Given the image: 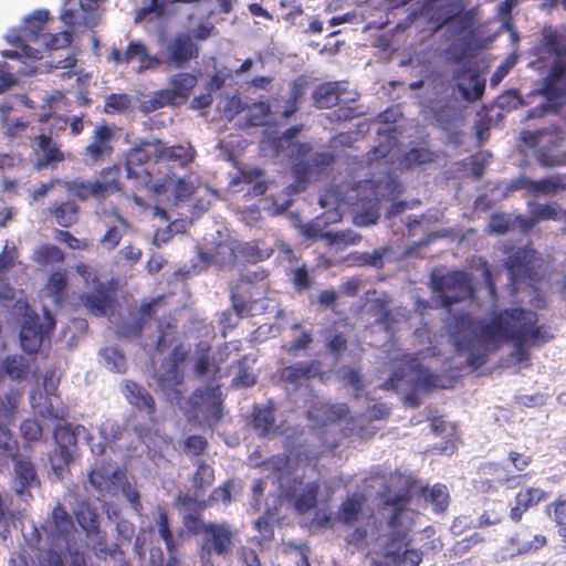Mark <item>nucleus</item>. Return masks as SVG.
<instances>
[{"label":"nucleus","instance_id":"nucleus-1","mask_svg":"<svg viewBox=\"0 0 566 566\" xmlns=\"http://www.w3.org/2000/svg\"><path fill=\"white\" fill-rule=\"evenodd\" d=\"M537 313L523 307L495 311L488 321L473 319L468 313H458L446 325L458 354L468 353L467 364L480 368L486 363L488 346L497 348L512 342L517 363L530 359L528 347H538L554 338L551 327L538 325Z\"/></svg>","mask_w":566,"mask_h":566},{"label":"nucleus","instance_id":"nucleus-2","mask_svg":"<svg viewBox=\"0 0 566 566\" xmlns=\"http://www.w3.org/2000/svg\"><path fill=\"white\" fill-rule=\"evenodd\" d=\"M565 140L566 133L555 125L521 132V142L527 148L534 149L537 163L547 168L566 165V151L563 150Z\"/></svg>","mask_w":566,"mask_h":566},{"label":"nucleus","instance_id":"nucleus-3","mask_svg":"<svg viewBox=\"0 0 566 566\" xmlns=\"http://www.w3.org/2000/svg\"><path fill=\"white\" fill-rule=\"evenodd\" d=\"M153 160L151 155L143 146L132 148L125 160L127 178L135 182L136 189L155 195L166 193L172 184V177L168 174L158 176V166H153Z\"/></svg>","mask_w":566,"mask_h":566},{"label":"nucleus","instance_id":"nucleus-4","mask_svg":"<svg viewBox=\"0 0 566 566\" xmlns=\"http://www.w3.org/2000/svg\"><path fill=\"white\" fill-rule=\"evenodd\" d=\"M120 178V166L115 164L103 168L99 172V178L94 181L73 179L65 182V188L81 201H86L90 198L103 201L107 197L120 192L124 189Z\"/></svg>","mask_w":566,"mask_h":566},{"label":"nucleus","instance_id":"nucleus-5","mask_svg":"<svg viewBox=\"0 0 566 566\" xmlns=\"http://www.w3.org/2000/svg\"><path fill=\"white\" fill-rule=\"evenodd\" d=\"M430 285L432 292L440 300V306L446 310H450L453 304L474 296L472 275L463 270L432 275Z\"/></svg>","mask_w":566,"mask_h":566},{"label":"nucleus","instance_id":"nucleus-6","mask_svg":"<svg viewBox=\"0 0 566 566\" xmlns=\"http://www.w3.org/2000/svg\"><path fill=\"white\" fill-rule=\"evenodd\" d=\"M542 93L546 103L527 112V119L539 118L546 114H557L566 101V60L554 61L543 80Z\"/></svg>","mask_w":566,"mask_h":566},{"label":"nucleus","instance_id":"nucleus-7","mask_svg":"<svg viewBox=\"0 0 566 566\" xmlns=\"http://www.w3.org/2000/svg\"><path fill=\"white\" fill-rule=\"evenodd\" d=\"M504 266L510 274L511 284L514 286L525 283L536 289L544 276L539 253L528 245L514 249L507 255Z\"/></svg>","mask_w":566,"mask_h":566},{"label":"nucleus","instance_id":"nucleus-8","mask_svg":"<svg viewBox=\"0 0 566 566\" xmlns=\"http://www.w3.org/2000/svg\"><path fill=\"white\" fill-rule=\"evenodd\" d=\"M190 354V347L182 343L175 344L169 353L168 360L170 366L157 378V384L167 399L178 406L179 409L184 408L185 394L187 387L185 385V373L180 364L186 361Z\"/></svg>","mask_w":566,"mask_h":566},{"label":"nucleus","instance_id":"nucleus-9","mask_svg":"<svg viewBox=\"0 0 566 566\" xmlns=\"http://www.w3.org/2000/svg\"><path fill=\"white\" fill-rule=\"evenodd\" d=\"M200 55V46L188 32H178L165 41L160 51L159 66L182 70Z\"/></svg>","mask_w":566,"mask_h":566},{"label":"nucleus","instance_id":"nucleus-10","mask_svg":"<svg viewBox=\"0 0 566 566\" xmlns=\"http://www.w3.org/2000/svg\"><path fill=\"white\" fill-rule=\"evenodd\" d=\"M182 406L181 410L189 407V410L193 412L201 410L202 407V422L211 429L218 426L224 415L223 399L219 386L197 388L188 399L185 397Z\"/></svg>","mask_w":566,"mask_h":566},{"label":"nucleus","instance_id":"nucleus-11","mask_svg":"<svg viewBox=\"0 0 566 566\" xmlns=\"http://www.w3.org/2000/svg\"><path fill=\"white\" fill-rule=\"evenodd\" d=\"M84 430L85 428L82 424L64 423L55 427L53 438L56 449L50 457V462L56 476L62 478L69 471L70 463L73 460L72 448L76 447L78 436Z\"/></svg>","mask_w":566,"mask_h":566},{"label":"nucleus","instance_id":"nucleus-12","mask_svg":"<svg viewBox=\"0 0 566 566\" xmlns=\"http://www.w3.org/2000/svg\"><path fill=\"white\" fill-rule=\"evenodd\" d=\"M197 83L198 77L193 73H175L169 78L170 87L157 91L149 101L153 109L185 104L189 99Z\"/></svg>","mask_w":566,"mask_h":566},{"label":"nucleus","instance_id":"nucleus-13","mask_svg":"<svg viewBox=\"0 0 566 566\" xmlns=\"http://www.w3.org/2000/svg\"><path fill=\"white\" fill-rule=\"evenodd\" d=\"M345 188H347L345 184L327 188L324 196L319 198V205L325 208L329 203L358 205L361 202L365 206L366 203H377L379 201L378 184L374 180L365 179L357 181L350 189L355 192L354 195L347 196L344 191Z\"/></svg>","mask_w":566,"mask_h":566},{"label":"nucleus","instance_id":"nucleus-14","mask_svg":"<svg viewBox=\"0 0 566 566\" xmlns=\"http://www.w3.org/2000/svg\"><path fill=\"white\" fill-rule=\"evenodd\" d=\"M237 531L228 523H207L202 526V555H218L226 557L234 547Z\"/></svg>","mask_w":566,"mask_h":566},{"label":"nucleus","instance_id":"nucleus-15","mask_svg":"<svg viewBox=\"0 0 566 566\" xmlns=\"http://www.w3.org/2000/svg\"><path fill=\"white\" fill-rule=\"evenodd\" d=\"M163 313H171L166 308V296L159 295L148 302L140 304L138 316L133 322L123 323L118 328V334L125 338H139L146 324L150 321H158Z\"/></svg>","mask_w":566,"mask_h":566},{"label":"nucleus","instance_id":"nucleus-16","mask_svg":"<svg viewBox=\"0 0 566 566\" xmlns=\"http://www.w3.org/2000/svg\"><path fill=\"white\" fill-rule=\"evenodd\" d=\"M115 132L107 124L97 125L88 144L83 148L82 156L87 165H97L109 159L114 153Z\"/></svg>","mask_w":566,"mask_h":566},{"label":"nucleus","instance_id":"nucleus-17","mask_svg":"<svg viewBox=\"0 0 566 566\" xmlns=\"http://www.w3.org/2000/svg\"><path fill=\"white\" fill-rule=\"evenodd\" d=\"M18 399L11 394L0 396V465L18 453V442L13 439L8 423L13 419Z\"/></svg>","mask_w":566,"mask_h":566},{"label":"nucleus","instance_id":"nucleus-18","mask_svg":"<svg viewBox=\"0 0 566 566\" xmlns=\"http://www.w3.org/2000/svg\"><path fill=\"white\" fill-rule=\"evenodd\" d=\"M145 145H154V160L153 166H158V172L161 168L168 170V175L172 178L175 175L170 171L168 163H178L180 167L189 166L196 158V149L190 145H174L166 146L161 140L155 139L153 143H144Z\"/></svg>","mask_w":566,"mask_h":566},{"label":"nucleus","instance_id":"nucleus-19","mask_svg":"<svg viewBox=\"0 0 566 566\" xmlns=\"http://www.w3.org/2000/svg\"><path fill=\"white\" fill-rule=\"evenodd\" d=\"M410 536L405 542L392 546H384L382 552H375L376 558L373 566H419L422 562L423 552L416 548H408Z\"/></svg>","mask_w":566,"mask_h":566},{"label":"nucleus","instance_id":"nucleus-20","mask_svg":"<svg viewBox=\"0 0 566 566\" xmlns=\"http://www.w3.org/2000/svg\"><path fill=\"white\" fill-rule=\"evenodd\" d=\"M134 60L139 62V72L159 67V57L149 54L146 45L142 41H130L124 52L114 46L107 56V61L115 65H127Z\"/></svg>","mask_w":566,"mask_h":566},{"label":"nucleus","instance_id":"nucleus-21","mask_svg":"<svg viewBox=\"0 0 566 566\" xmlns=\"http://www.w3.org/2000/svg\"><path fill=\"white\" fill-rule=\"evenodd\" d=\"M268 273L265 271L253 272L244 277H241L239 282L231 289V303L232 308L239 314H249L252 305L256 303L258 296L261 294L256 291L254 280L266 279Z\"/></svg>","mask_w":566,"mask_h":566},{"label":"nucleus","instance_id":"nucleus-22","mask_svg":"<svg viewBox=\"0 0 566 566\" xmlns=\"http://www.w3.org/2000/svg\"><path fill=\"white\" fill-rule=\"evenodd\" d=\"M32 153L35 156L34 168L38 170L54 167L65 159L61 146L53 140L51 135L44 133L34 136Z\"/></svg>","mask_w":566,"mask_h":566},{"label":"nucleus","instance_id":"nucleus-23","mask_svg":"<svg viewBox=\"0 0 566 566\" xmlns=\"http://www.w3.org/2000/svg\"><path fill=\"white\" fill-rule=\"evenodd\" d=\"M41 530L48 539L54 544L57 541L67 539L74 530V522L65 507L57 503L52 509L50 516L42 523Z\"/></svg>","mask_w":566,"mask_h":566},{"label":"nucleus","instance_id":"nucleus-24","mask_svg":"<svg viewBox=\"0 0 566 566\" xmlns=\"http://www.w3.org/2000/svg\"><path fill=\"white\" fill-rule=\"evenodd\" d=\"M535 52L539 57H554V61L566 60V28H543Z\"/></svg>","mask_w":566,"mask_h":566},{"label":"nucleus","instance_id":"nucleus-25","mask_svg":"<svg viewBox=\"0 0 566 566\" xmlns=\"http://www.w3.org/2000/svg\"><path fill=\"white\" fill-rule=\"evenodd\" d=\"M48 325L46 329H43L42 324L39 322V317H29L24 321L20 331V343L22 349L28 354H34L39 350L43 343L45 334L51 333L55 327V321L46 312Z\"/></svg>","mask_w":566,"mask_h":566},{"label":"nucleus","instance_id":"nucleus-26","mask_svg":"<svg viewBox=\"0 0 566 566\" xmlns=\"http://www.w3.org/2000/svg\"><path fill=\"white\" fill-rule=\"evenodd\" d=\"M12 489L21 501L29 502L33 496L31 489L40 486L34 464L30 460L20 459L14 463Z\"/></svg>","mask_w":566,"mask_h":566},{"label":"nucleus","instance_id":"nucleus-27","mask_svg":"<svg viewBox=\"0 0 566 566\" xmlns=\"http://www.w3.org/2000/svg\"><path fill=\"white\" fill-rule=\"evenodd\" d=\"M322 375V363L317 359L297 361L280 369L279 371L281 380L294 386L295 388H298L311 379L318 376L321 377Z\"/></svg>","mask_w":566,"mask_h":566},{"label":"nucleus","instance_id":"nucleus-28","mask_svg":"<svg viewBox=\"0 0 566 566\" xmlns=\"http://www.w3.org/2000/svg\"><path fill=\"white\" fill-rule=\"evenodd\" d=\"M23 538L24 543L21 546V552L10 558L9 566H34L35 559L40 558L42 554L40 548L41 531L35 525H32L30 532L23 533Z\"/></svg>","mask_w":566,"mask_h":566},{"label":"nucleus","instance_id":"nucleus-29","mask_svg":"<svg viewBox=\"0 0 566 566\" xmlns=\"http://www.w3.org/2000/svg\"><path fill=\"white\" fill-rule=\"evenodd\" d=\"M124 396L135 409L144 412L151 421L156 420V401L153 395L143 386L133 380H125Z\"/></svg>","mask_w":566,"mask_h":566},{"label":"nucleus","instance_id":"nucleus-30","mask_svg":"<svg viewBox=\"0 0 566 566\" xmlns=\"http://www.w3.org/2000/svg\"><path fill=\"white\" fill-rule=\"evenodd\" d=\"M548 494L541 488H525L521 489L514 499V505L510 510V518L514 523H518L523 515L532 507H535L541 502L547 499Z\"/></svg>","mask_w":566,"mask_h":566},{"label":"nucleus","instance_id":"nucleus-31","mask_svg":"<svg viewBox=\"0 0 566 566\" xmlns=\"http://www.w3.org/2000/svg\"><path fill=\"white\" fill-rule=\"evenodd\" d=\"M275 405L269 400L265 405H254L251 426L259 437L265 438L276 431Z\"/></svg>","mask_w":566,"mask_h":566},{"label":"nucleus","instance_id":"nucleus-32","mask_svg":"<svg viewBox=\"0 0 566 566\" xmlns=\"http://www.w3.org/2000/svg\"><path fill=\"white\" fill-rule=\"evenodd\" d=\"M233 482L231 480L226 481L222 485L214 488L209 495L208 501L206 500H197L188 494L184 496H179V503L191 511L201 512L208 506L209 503H218L222 502L228 504L232 500Z\"/></svg>","mask_w":566,"mask_h":566},{"label":"nucleus","instance_id":"nucleus-33","mask_svg":"<svg viewBox=\"0 0 566 566\" xmlns=\"http://www.w3.org/2000/svg\"><path fill=\"white\" fill-rule=\"evenodd\" d=\"M346 90L339 82H324L312 92L313 105L318 109L336 106Z\"/></svg>","mask_w":566,"mask_h":566},{"label":"nucleus","instance_id":"nucleus-34","mask_svg":"<svg viewBox=\"0 0 566 566\" xmlns=\"http://www.w3.org/2000/svg\"><path fill=\"white\" fill-rule=\"evenodd\" d=\"M83 305L95 316H105L112 311L114 298L109 290L101 287L81 296Z\"/></svg>","mask_w":566,"mask_h":566},{"label":"nucleus","instance_id":"nucleus-35","mask_svg":"<svg viewBox=\"0 0 566 566\" xmlns=\"http://www.w3.org/2000/svg\"><path fill=\"white\" fill-rule=\"evenodd\" d=\"M157 339L155 350L159 354L165 353L177 339V319L172 313H163L157 323Z\"/></svg>","mask_w":566,"mask_h":566},{"label":"nucleus","instance_id":"nucleus-36","mask_svg":"<svg viewBox=\"0 0 566 566\" xmlns=\"http://www.w3.org/2000/svg\"><path fill=\"white\" fill-rule=\"evenodd\" d=\"M311 85V81L306 75L296 76L290 84V96L285 102L282 117L290 118L298 112L301 103Z\"/></svg>","mask_w":566,"mask_h":566},{"label":"nucleus","instance_id":"nucleus-37","mask_svg":"<svg viewBox=\"0 0 566 566\" xmlns=\"http://www.w3.org/2000/svg\"><path fill=\"white\" fill-rule=\"evenodd\" d=\"M49 214L63 228H70L78 221L80 207L73 200L63 201L49 208Z\"/></svg>","mask_w":566,"mask_h":566},{"label":"nucleus","instance_id":"nucleus-38","mask_svg":"<svg viewBox=\"0 0 566 566\" xmlns=\"http://www.w3.org/2000/svg\"><path fill=\"white\" fill-rule=\"evenodd\" d=\"M406 511L392 510L386 521L388 534L386 535L384 546L397 545L408 539L410 530L402 525V515Z\"/></svg>","mask_w":566,"mask_h":566},{"label":"nucleus","instance_id":"nucleus-39","mask_svg":"<svg viewBox=\"0 0 566 566\" xmlns=\"http://www.w3.org/2000/svg\"><path fill=\"white\" fill-rule=\"evenodd\" d=\"M90 538L93 539L91 549L98 559L116 558L124 554L120 548L122 543L116 542L109 544L106 533L102 532L101 528L98 533H92Z\"/></svg>","mask_w":566,"mask_h":566},{"label":"nucleus","instance_id":"nucleus-40","mask_svg":"<svg viewBox=\"0 0 566 566\" xmlns=\"http://www.w3.org/2000/svg\"><path fill=\"white\" fill-rule=\"evenodd\" d=\"M48 10L39 9L23 20L22 34L29 41H35L41 35L49 20Z\"/></svg>","mask_w":566,"mask_h":566},{"label":"nucleus","instance_id":"nucleus-41","mask_svg":"<svg viewBox=\"0 0 566 566\" xmlns=\"http://www.w3.org/2000/svg\"><path fill=\"white\" fill-rule=\"evenodd\" d=\"M420 493L437 514L443 513L450 504V494L444 484L436 483L431 488L424 486Z\"/></svg>","mask_w":566,"mask_h":566},{"label":"nucleus","instance_id":"nucleus-42","mask_svg":"<svg viewBox=\"0 0 566 566\" xmlns=\"http://www.w3.org/2000/svg\"><path fill=\"white\" fill-rule=\"evenodd\" d=\"M75 518L87 537H91L92 533H98L101 528L99 515L88 503L78 505L75 512Z\"/></svg>","mask_w":566,"mask_h":566},{"label":"nucleus","instance_id":"nucleus-43","mask_svg":"<svg viewBox=\"0 0 566 566\" xmlns=\"http://www.w3.org/2000/svg\"><path fill=\"white\" fill-rule=\"evenodd\" d=\"M566 190V175H552L534 180L533 196H555Z\"/></svg>","mask_w":566,"mask_h":566},{"label":"nucleus","instance_id":"nucleus-44","mask_svg":"<svg viewBox=\"0 0 566 566\" xmlns=\"http://www.w3.org/2000/svg\"><path fill=\"white\" fill-rule=\"evenodd\" d=\"M363 512V499L356 495L344 500L338 509L337 518L345 525H353L359 520Z\"/></svg>","mask_w":566,"mask_h":566},{"label":"nucleus","instance_id":"nucleus-45","mask_svg":"<svg viewBox=\"0 0 566 566\" xmlns=\"http://www.w3.org/2000/svg\"><path fill=\"white\" fill-rule=\"evenodd\" d=\"M321 486L316 481L310 482L305 485L302 493L295 496L293 505L294 509L303 514L312 509H314L317 504V496L319 493Z\"/></svg>","mask_w":566,"mask_h":566},{"label":"nucleus","instance_id":"nucleus-46","mask_svg":"<svg viewBox=\"0 0 566 566\" xmlns=\"http://www.w3.org/2000/svg\"><path fill=\"white\" fill-rule=\"evenodd\" d=\"M240 252L247 261L258 263L269 259L274 253V249L266 245L264 241L254 240L247 242Z\"/></svg>","mask_w":566,"mask_h":566},{"label":"nucleus","instance_id":"nucleus-47","mask_svg":"<svg viewBox=\"0 0 566 566\" xmlns=\"http://www.w3.org/2000/svg\"><path fill=\"white\" fill-rule=\"evenodd\" d=\"M410 369L415 374L412 379L413 389L431 390L437 387L438 377L429 369L424 368L417 358L411 359Z\"/></svg>","mask_w":566,"mask_h":566},{"label":"nucleus","instance_id":"nucleus-48","mask_svg":"<svg viewBox=\"0 0 566 566\" xmlns=\"http://www.w3.org/2000/svg\"><path fill=\"white\" fill-rule=\"evenodd\" d=\"M528 209L530 212L535 216V221L538 222L547 220L556 221L565 218L564 210L559 207L557 202H530Z\"/></svg>","mask_w":566,"mask_h":566},{"label":"nucleus","instance_id":"nucleus-49","mask_svg":"<svg viewBox=\"0 0 566 566\" xmlns=\"http://www.w3.org/2000/svg\"><path fill=\"white\" fill-rule=\"evenodd\" d=\"M65 259L64 252L54 244H41L33 251L32 260L39 265L62 263Z\"/></svg>","mask_w":566,"mask_h":566},{"label":"nucleus","instance_id":"nucleus-50","mask_svg":"<svg viewBox=\"0 0 566 566\" xmlns=\"http://www.w3.org/2000/svg\"><path fill=\"white\" fill-rule=\"evenodd\" d=\"M437 155L426 147H415L402 155L401 164L407 169L415 168L420 165L433 163Z\"/></svg>","mask_w":566,"mask_h":566},{"label":"nucleus","instance_id":"nucleus-51","mask_svg":"<svg viewBox=\"0 0 566 566\" xmlns=\"http://www.w3.org/2000/svg\"><path fill=\"white\" fill-rule=\"evenodd\" d=\"M66 287L67 277L64 272L55 271L50 274L46 283V290L56 304H61L63 302Z\"/></svg>","mask_w":566,"mask_h":566},{"label":"nucleus","instance_id":"nucleus-52","mask_svg":"<svg viewBox=\"0 0 566 566\" xmlns=\"http://www.w3.org/2000/svg\"><path fill=\"white\" fill-rule=\"evenodd\" d=\"M469 81L473 84L472 88L465 87L462 83H458L457 87L465 101L476 102L481 99L484 94L485 80L481 78L478 72H473L469 76Z\"/></svg>","mask_w":566,"mask_h":566},{"label":"nucleus","instance_id":"nucleus-53","mask_svg":"<svg viewBox=\"0 0 566 566\" xmlns=\"http://www.w3.org/2000/svg\"><path fill=\"white\" fill-rule=\"evenodd\" d=\"M331 244L337 247L355 245L360 242L361 235L352 229L340 231H327L322 234Z\"/></svg>","mask_w":566,"mask_h":566},{"label":"nucleus","instance_id":"nucleus-54","mask_svg":"<svg viewBox=\"0 0 566 566\" xmlns=\"http://www.w3.org/2000/svg\"><path fill=\"white\" fill-rule=\"evenodd\" d=\"M196 491H205L214 482V470L205 461H199L191 479Z\"/></svg>","mask_w":566,"mask_h":566},{"label":"nucleus","instance_id":"nucleus-55","mask_svg":"<svg viewBox=\"0 0 566 566\" xmlns=\"http://www.w3.org/2000/svg\"><path fill=\"white\" fill-rule=\"evenodd\" d=\"M99 354L108 369L118 374H124L126 371V357L116 347H105Z\"/></svg>","mask_w":566,"mask_h":566},{"label":"nucleus","instance_id":"nucleus-56","mask_svg":"<svg viewBox=\"0 0 566 566\" xmlns=\"http://www.w3.org/2000/svg\"><path fill=\"white\" fill-rule=\"evenodd\" d=\"M391 251L389 247L375 249L373 252H361L356 256L359 265L371 266L377 270L384 268V258Z\"/></svg>","mask_w":566,"mask_h":566},{"label":"nucleus","instance_id":"nucleus-57","mask_svg":"<svg viewBox=\"0 0 566 566\" xmlns=\"http://www.w3.org/2000/svg\"><path fill=\"white\" fill-rule=\"evenodd\" d=\"M130 105V97L127 94H109L104 104V112L107 114L123 113Z\"/></svg>","mask_w":566,"mask_h":566},{"label":"nucleus","instance_id":"nucleus-58","mask_svg":"<svg viewBox=\"0 0 566 566\" xmlns=\"http://www.w3.org/2000/svg\"><path fill=\"white\" fill-rule=\"evenodd\" d=\"M156 525L158 527L159 536L165 542L167 549L171 551L175 547V541L170 530L168 514L165 510H159L156 518Z\"/></svg>","mask_w":566,"mask_h":566},{"label":"nucleus","instance_id":"nucleus-59","mask_svg":"<svg viewBox=\"0 0 566 566\" xmlns=\"http://www.w3.org/2000/svg\"><path fill=\"white\" fill-rule=\"evenodd\" d=\"M73 40L72 31L65 30L56 34L46 33L43 34V43L50 50H59L67 48Z\"/></svg>","mask_w":566,"mask_h":566},{"label":"nucleus","instance_id":"nucleus-60","mask_svg":"<svg viewBox=\"0 0 566 566\" xmlns=\"http://www.w3.org/2000/svg\"><path fill=\"white\" fill-rule=\"evenodd\" d=\"M238 374L232 380L233 385L241 388L252 387L255 384L256 379L255 375L247 366L245 357L238 360Z\"/></svg>","mask_w":566,"mask_h":566},{"label":"nucleus","instance_id":"nucleus-61","mask_svg":"<svg viewBox=\"0 0 566 566\" xmlns=\"http://www.w3.org/2000/svg\"><path fill=\"white\" fill-rule=\"evenodd\" d=\"M313 343V334L311 331H303L300 336L284 346L285 353L290 357H296L301 350L310 348Z\"/></svg>","mask_w":566,"mask_h":566},{"label":"nucleus","instance_id":"nucleus-62","mask_svg":"<svg viewBox=\"0 0 566 566\" xmlns=\"http://www.w3.org/2000/svg\"><path fill=\"white\" fill-rule=\"evenodd\" d=\"M292 283L296 292L301 293L314 285V279L310 275L306 265L293 270Z\"/></svg>","mask_w":566,"mask_h":566},{"label":"nucleus","instance_id":"nucleus-63","mask_svg":"<svg viewBox=\"0 0 566 566\" xmlns=\"http://www.w3.org/2000/svg\"><path fill=\"white\" fill-rule=\"evenodd\" d=\"M21 436L29 442L40 441L43 436L42 426L35 419H24L20 424Z\"/></svg>","mask_w":566,"mask_h":566},{"label":"nucleus","instance_id":"nucleus-64","mask_svg":"<svg viewBox=\"0 0 566 566\" xmlns=\"http://www.w3.org/2000/svg\"><path fill=\"white\" fill-rule=\"evenodd\" d=\"M548 511L553 512V521L557 531L566 525V497L560 495L556 497L548 506Z\"/></svg>","mask_w":566,"mask_h":566}]
</instances>
